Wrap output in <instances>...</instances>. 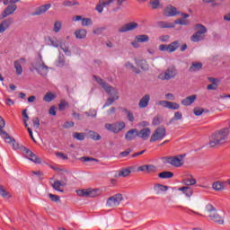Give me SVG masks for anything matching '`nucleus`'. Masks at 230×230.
Returning a JSON list of instances; mask_svg holds the SVG:
<instances>
[{
  "label": "nucleus",
  "mask_w": 230,
  "mask_h": 230,
  "mask_svg": "<svg viewBox=\"0 0 230 230\" xmlns=\"http://www.w3.org/2000/svg\"><path fill=\"white\" fill-rule=\"evenodd\" d=\"M94 80L106 91V93L109 94V96H111L108 98L107 102L103 105V109L106 107H111L116 102V100H119V93H118V90L112 86H111L107 82H105L103 79L93 75Z\"/></svg>",
  "instance_id": "f257e3e1"
},
{
  "label": "nucleus",
  "mask_w": 230,
  "mask_h": 230,
  "mask_svg": "<svg viewBox=\"0 0 230 230\" xmlns=\"http://www.w3.org/2000/svg\"><path fill=\"white\" fill-rule=\"evenodd\" d=\"M227 139H229V128H225L216 131L210 136L208 145L210 148H215L216 146L226 145Z\"/></svg>",
  "instance_id": "f03ea898"
},
{
  "label": "nucleus",
  "mask_w": 230,
  "mask_h": 230,
  "mask_svg": "<svg viewBox=\"0 0 230 230\" xmlns=\"http://www.w3.org/2000/svg\"><path fill=\"white\" fill-rule=\"evenodd\" d=\"M205 217L211 222L215 224H219V226H224V217L218 214V210L212 204L208 203L205 207Z\"/></svg>",
  "instance_id": "7ed1b4c3"
},
{
  "label": "nucleus",
  "mask_w": 230,
  "mask_h": 230,
  "mask_svg": "<svg viewBox=\"0 0 230 230\" xmlns=\"http://www.w3.org/2000/svg\"><path fill=\"white\" fill-rule=\"evenodd\" d=\"M31 67L34 71H37L38 75H40V76H47L49 71V68L42 59V56H39V58L31 63Z\"/></svg>",
  "instance_id": "20e7f679"
},
{
  "label": "nucleus",
  "mask_w": 230,
  "mask_h": 230,
  "mask_svg": "<svg viewBox=\"0 0 230 230\" xmlns=\"http://www.w3.org/2000/svg\"><path fill=\"white\" fill-rule=\"evenodd\" d=\"M184 157L186 155H178L174 156H164L162 158L164 164H171L174 168H181L184 164Z\"/></svg>",
  "instance_id": "39448f33"
},
{
  "label": "nucleus",
  "mask_w": 230,
  "mask_h": 230,
  "mask_svg": "<svg viewBox=\"0 0 230 230\" xmlns=\"http://www.w3.org/2000/svg\"><path fill=\"white\" fill-rule=\"evenodd\" d=\"M125 127H127V124H125L124 121H117L114 123H106L104 125V128L108 132H112V134H119L121 130L125 129Z\"/></svg>",
  "instance_id": "423d86ee"
},
{
  "label": "nucleus",
  "mask_w": 230,
  "mask_h": 230,
  "mask_svg": "<svg viewBox=\"0 0 230 230\" xmlns=\"http://www.w3.org/2000/svg\"><path fill=\"white\" fill-rule=\"evenodd\" d=\"M166 137V128L162 126L158 127L150 137V143H155V141H163Z\"/></svg>",
  "instance_id": "0eeeda50"
},
{
  "label": "nucleus",
  "mask_w": 230,
  "mask_h": 230,
  "mask_svg": "<svg viewBox=\"0 0 230 230\" xmlns=\"http://www.w3.org/2000/svg\"><path fill=\"white\" fill-rule=\"evenodd\" d=\"M177 68L174 66H169L164 73H162L158 75L160 80H172L177 76Z\"/></svg>",
  "instance_id": "6e6552de"
},
{
  "label": "nucleus",
  "mask_w": 230,
  "mask_h": 230,
  "mask_svg": "<svg viewBox=\"0 0 230 230\" xmlns=\"http://www.w3.org/2000/svg\"><path fill=\"white\" fill-rule=\"evenodd\" d=\"M122 200L123 196L121 194H115L108 199L106 206L107 208H118Z\"/></svg>",
  "instance_id": "1a4fd4ad"
},
{
  "label": "nucleus",
  "mask_w": 230,
  "mask_h": 230,
  "mask_svg": "<svg viewBox=\"0 0 230 230\" xmlns=\"http://www.w3.org/2000/svg\"><path fill=\"white\" fill-rule=\"evenodd\" d=\"M76 193L79 197H98L100 195V190H91V189H83L76 190Z\"/></svg>",
  "instance_id": "9d476101"
},
{
  "label": "nucleus",
  "mask_w": 230,
  "mask_h": 230,
  "mask_svg": "<svg viewBox=\"0 0 230 230\" xmlns=\"http://www.w3.org/2000/svg\"><path fill=\"white\" fill-rule=\"evenodd\" d=\"M137 22H131L120 26L118 29V31L119 33H127L128 31H134V30L137 28Z\"/></svg>",
  "instance_id": "9b49d317"
},
{
  "label": "nucleus",
  "mask_w": 230,
  "mask_h": 230,
  "mask_svg": "<svg viewBox=\"0 0 230 230\" xmlns=\"http://www.w3.org/2000/svg\"><path fill=\"white\" fill-rule=\"evenodd\" d=\"M24 155L26 159H29V161H31L32 163H35L36 164H40L41 161L37 155H35L31 150L28 148L23 149Z\"/></svg>",
  "instance_id": "f8f14e48"
},
{
  "label": "nucleus",
  "mask_w": 230,
  "mask_h": 230,
  "mask_svg": "<svg viewBox=\"0 0 230 230\" xmlns=\"http://www.w3.org/2000/svg\"><path fill=\"white\" fill-rule=\"evenodd\" d=\"M16 10L17 4H9L7 7L4 8V10L0 14V19H6V17H9V15H13Z\"/></svg>",
  "instance_id": "ddd939ff"
},
{
  "label": "nucleus",
  "mask_w": 230,
  "mask_h": 230,
  "mask_svg": "<svg viewBox=\"0 0 230 230\" xmlns=\"http://www.w3.org/2000/svg\"><path fill=\"white\" fill-rule=\"evenodd\" d=\"M26 65V58H22L13 62L14 69L16 71L17 76L22 75V66Z\"/></svg>",
  "instance_id": "4468645a"
},
{
  "label": "nucleus",
  "mask_w": 230,
  "mask_h": 230,
  "mask_svg": "<svg viewBox=\"0 0 230 230\" xmlns=\"http://www.w3.org/2000/svg\"><path fill=\"white\" fill-rule=\"evenodd\" d=\"M3 136H4L2 139H4L5 143H8V145H11L13 150H19V143H17L13 137H12L8 133H3Z\"/></svg>",
  "instance_id": "2eb2a0df"
},
{
  "label": "nucleus",
  "mask_w": 230,
  "mask_h": 230,
  "mask_svg": "<svg viewBox=\"0 0 230 230\" xmlns=\"http://www.w3.org/2000/svg\"><path fill=\"white\" fill-rule=\"evenodd\" d=\"M13 24V18H7L4 19L0 22V33H4L10 26Z\"/></svg>",
  "instance_id": "dca6fc26"
},
{
  "label": "nucleus",
  "mask_w": 230,
  "mask_h": 230,
  "mask_svg": "<svg viewBox=\"0 0 230 230\" xmlns=\"http://www.w3.org/2000/svg\"><path fill=\"white\" fill-rule=\"evenodd\" d=\"M138 136L139 131L137 130V128H132L126 133L125 139L126 141H134V139L138 137Z\"/></svg>",
  "instance_id": "f3484780"
},
{
  "label": "nucleus",
  "mask_w": 230,
  "mask_h": 230,
  "mask_svg": "<svg viewBox=\"0 0 230 230\" xmlns=\"http://www.w3.org/2000/svg\"><path fill=\"white\" fill-rule=\"evenodd\" d=\"M138 172H146V173H155L157 167L154 164L142 165L138 167Z\"/></svg>",
  "instance_id": "a211bd4d"
},
{
  "label": "nucleus",
  "mask_w": 230,
  "mask_h": 230,
  "mask_svg": "<svg viewBox=\"0 0 230 230\" xmlns=\"http://www.w3.org/2000/svg\"><path fill=\"white\" fill-rule=\"evenodd\" d=\"M49 8H51L50 4H46L44 5H41L36 8L35 12L32 13V15H42L43 13H46L48 10H49Z\"/></svg>",
  "instance_id": "6ab92c4d"
},
{
  "label": "nucleus",
  "mask_w": 230,
  "mask_h": 230,
  "mask_svg": "<svg viewBox=\"0 0 230 230\" xmlns=\"http://www.w3.org/2000/svg\"><path fill=\"white\" fill-rule=\"evenodd\" d=\"M150 103V94H145L138 102L139 109H146Z\"/></svg>",
  "instance_id": "aec40b11"
},
{
  "label": "nucleus",
  "mask_w": 230,
  "mask_h": 230,
  "mask_svg": "<svg viewBox=\"0 0 230 230\" xmlns=\"http://www.w3.org/2000/svg\"><path fill=\"white\" fill-rule=\"evenodd\" d=\"M179 14L177 12V8L173 7V5H168L164 10L165 17H175V15Z\"/></svg>",
  "instance_id": "412c9836"
},
{
  "label": "nucleus",
  "mask_w": 230,
  "mask_h": 230,
  "mask_svg": "<svg viewBox=\"0 0 230 230\" xmlns=\"http://www.w3.org/2000/svg\"><path fill=\"white\" fill-rule=\"evenodd\" d=\"M196 100L197 96L195 94L190 95L181 101V105H183V107H190V105L195 103Z\"/></svg>",
  "instance_id": "4be33fe9"
},
{
  "label": "nucleus",
  "mask_w": 230,
  "mask_h": 230,
  "mask_svg": "<svg viewBox=\"0 0 230 230\" xmlns=\"http://www.w3.org/2000/svg\"><path fill=\"white\" fill-rule=\"evenodd\" d=\"M59 48L66 57H71V49H69V43L67 41H60Z\"/></svg>",
  "instance_id": "5701e85b"
},
{
  "label": "nucleus",
  "mask_w": 230,
  "mask_h": 230,
  "mask_svg": "<svg viewBox=\"0 0 230 230\" xmlns=\"http://www.w3.org/2000/svg\"><path fill=\"white\" fill-rule=\"evenodd\" d=\"M151 133H152V130H150L149 128H144L138 132V137H141V139H144V141H146V139L150 137Z\"/></svg>",
  "instance_id": "b1692460"
},
{
  "label": "nucleus",
  "mask_w": 230,
  "mask_h": 230,
  "mask_svg": "<svg viewBox=\"0 0 230 230\" xmlns=\"http://www.w3.org/2000/svg\"><path fill=\"white\" fill-rule=\"evenodd\" d=\"M212 189L215 190V191H224L226 190V183L224 181H214L212 183Z\"/></svg>",
  "instance_id": "393cba45"
},
{
  "label": "nucleus",
  "mask_w": 230,
  "mask_h": 230,
  "mask_svg": "<svg viewBox=\"0 0 230 230\" xmlns=\"http://www.w3.org/2000/svg\"><path fill=\"white\" fill-rule=\"evenodd\" d=\"M132 173V167H128L118 171V174L115 177H128Z\"/></svg>",
  "instance_id": "a878e982"
},
{
  "label": "nucleus",
  "mask_w": 230,
  "mask_h": 230,
  "mask_svg": "<svg viewBox=\"0 0 230 230\" xmlns=\"http://www.w3.org/2000/svg\"><path fill=\"white\" fill-rule=\"evenodd\" d=\"M156 26H158V28H161L162 30L164 29H170V28H175V23L173 22H157Z\"/></svg>",
  "instance_id": "bb28decb"
},
{
  "label": "nucleus",
  "mask_w": 230,
  "mask_h": 230,
  "mask_svg": "<svg viewBox=\"0 0 230 230\" xmlns=\"http://www.w3.org/2000/svg\"><path fill=\"white\" fill-rule=\"evenodd\" d=\"M180 46L181 42L179 40H175L168 44V53H174V51H177V49H179Z\"/></svg>",
  "instance_id": "cd10ccee"
},
{
  "label": "nucleus",
  "mask_w": 230,
  "mask_h": 230,
  "mask_svg": "<svg viewBox=\"0 0 230 230\" xmlns=\"http://www.w3.org/2000/svg\"><path fill=\"white\" fill-rule=\"evenodd\" d=\"M154 190L156 195H161V193L168 191V186L163 184H156L155 185Z\"/></svg>",
  "instance_id": "c85d7f7f"
},
{
  "label": "nucleus",
  "mask_w": 230,
  "mask_h": 230,
  "mask_svg": "<svg viewBox=\"0 0 230 230\" xmlns=\"http://www.w3.org/2000/svg\"><path fill=\"white\" fill-rule=\"evenodd\" d=\"M178 191H182L183 195L188 198L192 197L193 195V189L188 186L178 188Z\"/></svg>",
  "instance_id": "c756f323"
},
{
  "label": "nucleus",
  "mask_w": 230,
  "mask_h": 230,
  "mask_svg": "<svg viewBox=\"0 0 230 230\" xmlns=\"http://www.w3.org/2000/svg\"><path fill=\"white\" fill-rule=\"evenodd\" d=\"M204 39H206V35L201 34L200 32H198V31H197L196 33H194L191 36L190 40L192 42H200V40H204Z\"/></svg>",
  "instance_id": "7c9ffc66"
},
{
  "label": "nucleus",
  "mask_w": 230,
  "mask_h": 230,
  "mask_svg": "<svg viewBox=\"0 0 230 230\" xmlns=\"http://www.w3.org/2000/svg\"><path fill=\"white\" fill-rule=\"evenodd\" d=\"M151 10H158V8H163V4L159 0H150L148 3Z\"/></svg>",
  "instance_id": "2f4dec72"
},
{
  "label": "nucleus",
  "mask_w": 230,
  "mask_h": 230,
  "mask_svg": "<svg viewBox=\"0 0 230 230\" xmlns=\"http://www.w3.org/2000/svg\"><path fill=\"white\" fill-rule=\"evenodd\" d=\"M75 39H85L87 31L85 29L77 30L75 31Z\"/></svg>",
  "instance_id": "473e14b6"
},
{
  "label": "nucleus",
  "mask_w": 230,
  "mask_h": 230,
  "mask_svg": "<svg viewBox=\"0 0 230 230\" xmlns=\"http://www.w3.org/2000/svg\"><path fill=\"white\" fill-rule=\"evenodd\" d=\"M183 184H185V186H188L190 188V186H195V184H197V180H195L193 176H190L183 180Z\"/></svg>",
  "instance_id": "72a5a7b5"
},
{
  "label": "nucleus",
  "mask_w": 230,
  "mask_h": 230,
  "mask_svg": "<svg viewBox=\"0 0 230 230\" xmlns=\"http://www.w3.org/2000/svg\"><path fill=\"white\" fill-rule=\"evenodd\" d=\"M202 69V63L195 62L192 63V66L189 68L190 73H195L197 71H200Z\"/></svg>",
  "instance_id": "f704fd0d"
},
{
  "label": "nucleus",
  "mask_w": 230,
  "mask_h": 230,
  "mask_svg": "<svg viewBox=\"0 0 230 230\" xmlns=\"http://www.w3.org/2000/svg\"><path fill=\"white\" fill-rule=\"evenodd\" d=\"M136 64H137V67H140V69H143V71H147L148 63L146 62V60H145V59L138 60V61H136Z\"/></svg>",
  "instance_id": "c9c22d12"
},
{
  "label": "nucleus",
  "mask_w": 230,
  "mask_h": 230,
  "mask_svg": "<svg viewBox=\"0 0 230 230\" xmlns=\"http://www.w3.org/2000/svg\"><path fill=\"white\" fill-rule=\"evenodd\" d=\"M57 96L53 93H47L43 97V102H47V103H49L50 102H53Z\"/></svg>",
  "instance_id": "e433bc0d"
},
{
  "label": "nucleus",
  "mask_w": 230,
  "mask_h": 230,
  "mask_svg": "<svg viewBox=\"0 0 230 230\" xmlns=\"http://www.w3.org/2000/svg\"><path fill=\"white\" fill-rule=\"evenodd\" d=\"M4 127H6V122L4 121V119H3V117L0 116V136L2 138L4 137V135L3 134H8L6 131L3 129L4 128Z\"/></svg>",
  "instance_id": "4c0bfd02"
},
{
  "label": "nucleus",
  "mask_w": 230,
  "mask_h": 230,
  "mask_svg": "<svg viewBox=\"0 0 230 230\" xmlns=\"http://www.w3.org/2000/svg\"><path fill=\"white\" fill-rule=\"evenodd\" d=\"M122 112H124V114H126V116H127L128 121H130V123H134V113H132V111H130L127 108H123Z\"/></svg>",
  "instance_id": "58836bf2"
},
{
  "label": "nucleus",
  "mask_w": 230,
  "mask_h": 230,
  "mask_svg": "<svg viewBox=\"0 0 230 230\" xmlns=\"http://www.w3.org/2000/svg\"><path fill=\"white\" fill-rule=\"evenodd\" d=\"M60 186H66V183H62L60 182V181H55L52 183V188H54V190H56V191H60L61 193H64V190H60Z\"/></svg>",
  "instance_id": "ea45409f"
},
{
  "label": "nucleus",
  "mask_w": 230,
  "mask_h": 230,
  "mask_svg": "<svg viewBox=\"0 0 230 230\" xmlns=\"http://www.w3.org/2000/svg\"><path fill=\"white\" fill-rule=\"evenodd\" d=\"M167 109H171L172 111H179L181 109V104L173 102H167Z\"/></svg>",
  "instance_id": "a19ab883"
},
{
  "label": "nucleus",
  "mask_w": 230,
  "mask_h": 230,
  "mask_svg": "<svg viewBox=\"0 0 230 230\" xmlns=\"http://www.w3.org/2000/svg\"><path fill=\"white\" fill-rule=\"evenodd\" d=\"M195 29L199 33H201L202 35H206V33H208V29L206 28V26L200 23L196 24Z\"/></svg>",
  "instance_id": "79ce46f5"
},
{
  "label": "nucleus",
  "mask_w": 230,
  "mask_h": 230,
  "mask_svg": "<svg viewBox=\"0 0 230 230\" xmlns=\"http://www.w3.org/2000/svg\"><path fill=\"white\" fill-rule=\"evenodd\" d=\"M56 66L58 67H64L66 66V58L64 55H59L58 60L56 61Z\"/></svg>",
  "instance_id": "37998d69"
},
{
  "label": "nucleus",
  "mask_w": 230,
  "mask_h": 230,
  "mask_svg": "<svg viewBox=\"0 0 230 230\" xmlns=\"http://www.w3.org/2000/svg\"><path fill=\"white\" fill-rule=\"evenodd\" d=\"M158 177L160 179H172V177H173V172L168 171L162 172L158 174Z\"/></svg>",
  "instance_id": "c03bdc74"
},
{
  "label": "nucleus",
  "mask_w": 230,
  "mask_h": 230,
  "mask_svg": "<svg viewBox=\"0 0 230 230\" xmlns=\"http://www.w3.org/2000/svg\"><path fill=\"white\" fill-rule=\"evenodd\" d=\"M125 67L127 69H130L131 71H133V73H136L137 75H139V73H141V71L137 69L136 66H134V65L130 62H127L125 64Z\"/></svg>",
  "instance_id": "a18cd8bd"
},
{
  "label": "nucleus",
  "mask_w": 230,
  "mask_h": 230,
  "mask_svg": "<svg viewBox=\"0 0 230 230\" xmlns=\"http://www.w3.org/2000/svg\"><path fill=\"white\" fill-rule=\"evenodd\" d=\"M28 110H23L22 111V116L23 118V123H24V126L26 127V128H28V121H30V116H28Z\"/></svg>",
  "instance_id": "49530a36"
},
{
  "label": "nucleus",
  "mask_w": 230,
  "mask_h": 230,
  "mask_svg": "<svg viewBox=\"0 0 230 230\" xmlns=\"http://www.w3.org/2000/svg\"><path fill=\"white\" fill-rule=\"evenodd\" d=\"M137 40L140 42H148L150 40V37L146 34H140L136 36Z\"/></svg>",
  "instance_id": "de8ad7c7"
},
{
  "label": "nucleus",
  "mask_w": 230,
  "mask_h": 230,
  "mask_svg": "<svg viewBox=\"0 0 230 230\" xmlns=\"http://www.w3.org/2000/svg\"><path fill=\"white\" fill-rule=\"evenodd\" d=\"M174 24H180V26H188L190 21L184 18H180L174 22Z\"/></svg>",
  "instance_id": "09e8293b"
},
{
  "label": "nucleus",
  "mask_w": 230,
  "mask_h": 230,
  "mask_svg": "<svg viewBox=\"0 0 230 230\" xmlns=\"http://www.w3.org/2000/svg\"><path fill=\"white\" fill-rule=\"evenodd\" d=\"M89 137L93 141H100V139H102V136H100V134H98V133H96L94 131H90Z\"/></svg>",
  "instance_id": "8fccbe9b"
},
{
  "label": "nucleus",
  "mask_w": 230,
  "mask_h": 230,
  "mask_svg": "<svg viewBox=\"0 0 230 230\" xmlns=\"http://www.w3.org/2000/svg\"><path fill=\"white\" fill-rule=\"evenodd\" d=\"M182 119V113L181 111H176L174 112V116L172 119H171L170 123H172V121H179Z\"/></svg>",
  "instance_id": "3c124183"
},
{
  "label": "nucleus",
  "mask_w": 230,
  "mask_h": 230,
  "mask_svg": "<svg viewBox=\"0 0 230 230\" xmlns=\"http://www.w3.org/2000/svg\"><path fill=\"white\" fill-rule=\"evenodd\" d=\"M73 137L77 139V141H84V139H85V134L75 132L73 134Z\"/></svg>",
  "instance_id": "603ef678"
},
{
  "label": "nucleus",
  "mask_w": 230,
  "mask_h": 230,
  "mask_svg": "<svg viewBox=\"0 0 230 230\" xmlns=\"http://www.w3.org/2000/svg\"><path fill=\"white\" fill-rule=\"evenodd\" d=\"M0 195L4 199H10V194L6 191L4 187H3L2 185H0Z\"/></svg>",
  "instance_id": "864d4df0"
},
{
  "label": "nucleus",
  "mask_w": 230,
  "mask_h": 230,
  "mask_svg": "<svg viewBox=\"0 0 230 230\" xmlns=\"http://www.w3.org/2000/svg\"><path fill=\"white\" fill-rule=\"evenodd\" d=\"M51 46H53V48H58V46H60V40H58V39L57 38H52L49 40Z\"/></svg>",
  "instance_id": "5fc2aeb1"
},
{
  "label": "nucleus",
  "mask_w": 230,
  "mask_h": 230,
  "mask_svg": "<svg viewBox=\"0 0 230 230\" xmlns=\"http://www.w3.org/2000/svg\"><path fill=\"white\" fill-rule=\"evenodd\" d=\"M62 30V22H55L54 23V31L55 33H58Z\"/></svg>",
  "instance_id": "6e6d98bb"
},
{
  "label": "nucleus",
  "mask_w": 230,
  "mask_h": 230,
  "mask_svg": "<svg viewBox=\"0 0 230 230\" xmlns=\"http://www.w3.org/2000/svg\"><path fill=\"white\" fill-rule=\"evenodd\" d=\"M93 24V20L91 18H83L82 26H91Z\"/></svg>",
  "instance_id": "4d7b16f0"
},
{
  "label": "nucleus",
  "mask_w": 230,
  "mask_h": 230,
  "mask_svg": "<svg viewBox=\"0 0 230 230\" xmlns=\"http://www.w3.org/2000/svg\"><path fill=\"white\" fill-rule=\"evenodd\" d=\"M76 4H78V3L75 1L66 0L63 2V6H76Z\"/></svg>",
  "instance_id": "13d9d810"
},
{
  "label": "nucleus",
  "mask_w": 230,
  "mask_h": 230,
  "mask_svg": "<svg viewBox=\"0 0 230 230\" xmlns=\"http://www.w3.org/2000/svg\"><path fill=\"white\" fill-rule=\"evenodd\" d=\"M116 0H100V4L102 6H109L110 4H112Z\"/></svg>",
  "instance_id": "bf43d9fd"
},
{
  "label": "nucleus",
  "mask_w": 230,
  "mask_h": 230,
  "mask_svg": "<svg viewBox=\"0 0 230 230\" xmlns=\"http://www.w3.org/2000/svg\"><path fill=\"white\" fill-rule=\"evenodd\" d=\"M66 107H69V103L66 101H61L58 105L59 111H64V109H66Z\"/></svg>",
  "instance_id": "052dcab7"
},
{
  "label": "nucleus",
  "mask_w": 230,
  "mask_h": 230,
  "mask_svg": "<svg viewBox=\"0 0 230 230\" xmlns=\"http://www.w3.org/2000/svg\"><path fill=\"white\" fill-rule=\"evenodd\" d=\"M33 127L35 128H39L40 127V119H39V117H35L32 119Z\"/></svg>",
  "instance_id": "680f3d73"
},
{
  "label": "nucleus",
  "mask_w": 230,
  "mask_h": 230,
  "mask_svg": "<svg viewBox=\"0 0 230 230\" xmlns=\"http://www.w3.org/2000/svg\"><path fill=\"white\" fill-rule=\"evenodd\" d=\"M81 161H84V163H89V161H94L95 163H98V160L96 158L90 156H83L81 157Z\"/></svg>",
  "instance_id": "e2e57ef3"
},
{
  "label": "nucleus",
  "mask_w": 230,
  "mask_h": 230,
  "mask_svg": "<svg viewBox=\"0 0 230 230\" xmlns=\"http://www.w3.org/2000/svg\"><path fill=\"white\" fill-rule=\"evenodd\" d=\"M193 112H194L195 116H202V114H204V109L195 108Z\"/></svg>",
  "instance_id": "0e129e2a"
},
{
  "label": "nucleus",
  "mask_w": 230,
  "mask_h": 230,
  "mask_svg": "<svg viewBox=\"0 0 230 230\" xmlns=\"http://www.w3.org/2000/svg\"><path fill=\"white\" fill-rule=\"evenodd\" d=\"M73 127H75V122L73 121H66L63 125V128H71Z\"/></svg>",
  "instance_id": "69168bd1"
},
{
  "label": "nucleus",
  "mask_w": 230,
  "mask_h": 230,
  "mask_svg": "<svg viewBox=\"0 0 230 230\" xmlns=\"http://www.w3.org/2000/svg\"><path fill=\"white\" fill-rule=\"evenodd\" d=\"M170 40V35H162L159 37L160 42H168Z\"/></svg>",
  "instance_id": "338daca9"
},
{
  "label": "nucleus",
  "mask_w": 230,
  "mask_h": 230,
  "mask_svg": "<svg viewBox=\"0 0 230 230\" xmlns=\"http://www.w3.org/2000/svg\"><path fill=\"white\" fill-rule=\"evenodd\" d=\"M49 198L52 202H58V200H60V198L55 194H49Z\"/></svg>",
  "instance_id": "774afa93"
}]
</instances>
